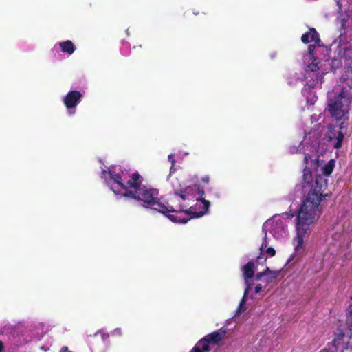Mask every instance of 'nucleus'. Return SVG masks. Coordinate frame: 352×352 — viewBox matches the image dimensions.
<instances>
[{"instance_id": "obj_1", "label": "nucleus", "mask_w": 352, "mask_h": 352, "mask_svg": "<svg viewBox=\"0 0 352 352\" xmlns=\"http://www.w3.org/2000/svg\"><path fill=\"white\" fill-rule=\"evenodd\" d=\"M301 186L304 190H309V192L299 210H302L303 206L306 204L307 207L305 208L304 212L321 214V201L327 197L331 196L330 193L325 192L327 188V179L324 176L318 175L314 180L311 170L305 167L303 170Z\"/></svg>"}, {"instance_id": "obj_2", "label": "nucleus", "mask_w": 352, "mask_h": 352, "mask_svg": "<svg viewBox=\"0 0 352 352\" xmlns=\"http://www.w3.org/2000/svg\"><path fill=\"white\" fill-rule=\"evenodd\" d=\"M122 195L142 202V206L144 208H151L155 206L154 209L162 214L175 212L173 206H166L160 202L159 190L156 188L144 185L138 190H129Z\"/></svg>"}, {"instance_id": "obj_3", "label": "nucleus", "mask_w": 352, "mask_h": 352, "mask_svg": "<svg viewBox=\"0 0 352 352\" xmlns=\"http://www.w3.org/2000/svg\"><path fill=\"white\" fill-rule=\"evenodd\" d=\"M306 204L303 206L302 210H298V214L296 217V236L293 239V244L294 245L295 252L298 253L303 248L304 239L305 234L309 230L311 224L313 223L316 217L320 215V214H316L315 212H304L306 208Z\"/></svg>"}, {"instance_id": "obj_4", "label": "nucleus", "mask_w": 352, "mask_h": 352, "mask_svg": "<svg viewBox=\"0 0 352 352\" xmlns=\"http://www.w3.org/2000/svg\"><path fill=\"white\" fill-rule=\"evenodd\" d=\"M352 98H349L340 91L333 96V94L328 95V103L327 110L336 121L344 120L347 118L349 113L348 104L351 102Z\"/></svg>"}, {"instance_id": "obj_5", "label": "nucleus", "mask_w": 352, "mask_h": 352, "mask_svg": "<svg viewBox=\"0 0 352 352\" xmlns=\"http://www.w3.org/2000/svg\"><path fill=\"white\" fill-rule=\"evenodd\" d=\"M226 331H219L206 335L201 339L192 348L190 352H207L210 350L209 344H218L225 337Z\"/></svg>"}, {"instance_id": "obj_6", "label": "nucleus", "mask_w": 352, "mask_h": 352, "mask_svg": "<svg viewBox=\"0 0 352 352\" xmlns=\"http://www.w3.org/2000/svg\"><path fill=\"white\" fill-rule=\"evenodd\" d=\"M195 192L200 197L197 199L196 208H201L199 211H190V210H183L184 212L191 215L192 218H199L206 214L210 208V203L209 201L206 200L204 197L205 195V191L204 188L199 184H195Z\"/></svg>"}, {"instance_id": "obj_7", "label": "nucleus", "mask_w": 352, "mask_h": 352, "mask_svg": "<svg viewBox=\"0 0 352 352\" xmlns=\"http://www.w3.org/2000/svg\"><path fill=\"white\" fill-rule=\"evenodd\" d=\"M345 127L344 121L341 122L339 125L330 124L328 126L325 138L329 143L333 145L334 148H341L344 137L342 129Z\"/></svg>"}, {"instance_id": "obj_8", "label": "nucleus", "mask_w": 352, "mask_h": 352, "mask_svg": "<svg viewBox=\"0 0 352 352\" xmlns=\"http://www.w3.org/2000/svg\"><path fill=\"white\" fill-rule=\"evenodd\" d=\"M344 73L340 80L345 84L342 88V94H345L349 98H352V68L344 67Z\"/></svg>"}, {"instance_id": "obj_9", "label": "nucleus", "mask_w": 352, "mask_h": 352, "mask_svg": "<svg viewBox=\"0 0 352 352\" xmlns=\"http://www.w3.org/2000/svg\"><path fill=\"white\" fill-rule=\"evenodd\" d=\"M82 94L77 90L69 91L63 98V103L68 110L75 109L80 102Z\"/></svg>"}, {"instance_id": "obj_10", "label": "nucleus", "mask_w": 352, "mask_h": 352, "mask_svg": "<svg viewBox=\"0 0 352 352\" xmlns=\"http://www.w3.org/2000/svg\"><path fill=\"white\" fill-rule=\"evenodd\" d=\"M324 72L321 74H316V76L309 77L306 80V83L302 90V94L306 96L307 102L309 101V91L317 86L318 84L322 83L323 80Z\"/></svg>"}, {"instance_id": "obj_11", "label": "nucleus", "mask_w": 352, "mask_h": 352, "mask_svg": "<svg viewBox=\"0 0 352 352\" xmlns=\"http://www.w3.org/2000/svg\"><path fill=\"white\" fill-rule=\"evenodd\" d=\"M173 188L174 195L179 197L183 200H189L193 197L195 190V185L188 186L185 188H182L179 186H175L173 184Z\"/></svg>"}, {"instance_id": "obj_12", "label": "nucleus", "mask_w": 352, "mask_h": 352, "mask_svg": "<svg viewBox=\"0 0 352 352\" xmlns=\"http://www.w3.org/2000/svg\"><path fill=\"white\" fill-rule=\"evenodd\" d=\"M142 177L138 173H133L131 175V179H128L125 183V188L124 190L125 192L129 190H138V189H140L144 185H142Z\"/></svg>"}, {"instance_id": "obj_13", "label": "nucleus", "mask_w": 352, "mask_h": 352, "mask_svg": "<svg viewBox=\"0 0 352 352\" xmlns=\"http://www.w3.org/2000/svg\"><path fill=\"white\" fill-rule=\"evenodd\" d=\"M193 208L190 207L188 210L192 211ZM175 212H168L166 214H164L171 221L174 223H187L190 219H192L191 216L190 218H185L182 217L179 214L184 213L186 214H188L187 213L184 212L182 210H184V209H179V210H176L173 208Z\"/></svg>"}, {"instance_id": "obj_14", "label": "nucleus", "mask_w": 352, "mask_h": 352, "mask_svg": "<svg viewBox=\"0 0 352 352\" xmlns=\"http://www.w3.org/2000/svg\"><path fill=\"white\" fill-rule=\"evenodd\" d=\"M301 41L303 43L307 44L314 41L316 44L319 45L320 38L319 34L315 28H309V31L303 34L301 36Z\"/></svg>"}, {"instance_id": "obj_15", "label": "nucleus", "mask_w": 352, "mask_h": 352, "mask_svg": "<svg viewBox=\"0 0 352 352\" xmlns=\"http://www.w3.org/2000/svg\"><path fill=\"white\" fill-rule=\"evenodd\" d=\"M103 173H107V171L103 170ZM107 173L109 175L110 179L113 182L114 184H117V186L120 190H124L125 188V179H123L122 177L118 174L113 172L111 170H109Z\"/></svg>"}, {"instance_id": "obj_16", "label": "nucleus", "mask_w": 352, "mask_h": 352, "mask_svg": "<svg viewBox=\"0 0 352 352\" xmlns=\"http://www.w3.org/2000/svg\"><path fill=\"white\" fill-rule=\"evenodd\" d=\"M319 67L317 59L315 58L311 63L309 64L305 69V78L307 79L309 77L316 76V74H320L318 72Z\"/></svg>"}, {"instance_id": "obj_17", "label": "nucleus", "mask_w": 352, "mask_h": 352, "mask_svg": "<svg viewBox=\"0 0 352 352\" xmlns=\"http://www.w3.org/2000/svg\"><path fill=\"white\" fill-rule=\"evenodd\" d=\"M243 279H251L254 276V263L253 261L248 262L242 267Z\"/></svg>"}, {"instance_id": "obj_18", "label": "nucleus", "mask_w": 352, "mask_h": 352, "mask_svg": "<svg viewBox=\"0 0 352 352\" xmlns=\"http://www.w3.org/2000/svg\"><path fill=\"white\" fill-rule=\"evenodd\" d=\"M342 59L344 60V67L352 68V48H345L341 50Z\"/></svg>"}, {"instance_id": "obj_19", "label": "nucleus", "mask_w": 352, "mask_h": 352, "mask_svg": "<svg viewBox=\"0 0 352 352\" xmlns=\"http://www.w3.org/2000/svg\"><path fill=\"white\" fill-rule=\"evenodd\" d=\"M344 64V60L342 59V55L341 50H340L337 57H334L331 59V71L334 72L336 69L340 68Z\"/></svg>"}, {"instance_id": "obj_20", "label": "nucleus", "mask_w": 352, "mask_h": 352, "mask_svg": "<svg viewBox=\"0 0 352 352\" xmlns=\"http://www.w3.org/2000/svg\"><path fill=\"white\" fill-rule=\"evenodd\" d=\"M59 45L63 52L67 53L69 55L72 54L76 49L73 43L70 40L61 42L59 43Z\"/></svg>"}, {"instance_id": "obj_21", "label": "nucleus", "mask_w": 352, "mask_h": 352, "mask_svg": "<svg viewBox=\"0 0 352 352\" xmlns=\"http://www.w3.org/2000/svg\"><path fill=\"white\" fill-rule=\"evenodd\" d=\"M281 270L272 271L270 269V272H267L265 276V281L267 283H272L274 280L276 279L280 274Z\"/></svg>"}, {"instance_id": "obj_22", "label": "nucleus", "mask_w": 352, "mask_h": 352, "mask_svg": "<svg viewBox=\"0 0 352 352\" xmlns=\"http://www.w3.org/2000/svg\"><path fill=\"white\" fill-rule=\"evenodd\" d=\"M334 167H335V161L333 160H331L322 168V173L325 176H329L332 173Z\"/></svg>"}, {"instance_id": "obj_23", "label": "nucleus", "mask_w": 352, "mask_h": 352, "mask_svg": "<svg viewBox=\"0 0 352 352\" xmlns=\"http://www.w3.org/2000/svg\"><path fill=\"white\" fill-rule=\"evenodd\" d=\"M345 336L344 333L340 331L336 334V336L332 341V344L335 347H337L340 344V342L342 340L343 338Z\"/></svg>"}, {"instance_id": "obj_24", "label": "nucleus", "mask_w": 352, "mask_h": 352, "mask_svg": "<svg viewBox=\"0 0 352 352\" xmlns=\"http://www.w3.org/2000/svg\"><path fill=\"white\" fill-rule=\"evenodd\" d=\"M245 284V289L243 293V300H245V298H248V295L249 292L251 290L252 287V284L250 282V279H244Z\"/></svg>"}, {"instance_id": "obj_25", "label": "nucleus", "mask_w": 352, "mask_h": 352, "mask_svg": "<svg viewBox=\"0 0 352 352\" xmlns=\"http://www.w3.org/2000/svg\"><path fill=\"white\" fill-rule=\"evenodd\" d=\"M350 309H351V310L346 316V324L349 327V329L351 331V334L350 336V337H351L352 336V304H351V305H350Z\"/></svg>"}, {"instance_id": "obj_26", "label": "nucleus", "mask_w": 352, "mask_h": 352, "mask_svg": "<svg viewBox=\"0 0 352 352\" xmlns=\"http://www.w3.org/2000/svg\"><path fill=\"white\" fill-rule=\"evenodd\" d=\"M267 272H270V267H266V268L261 272H258L255 275V278L256 280H261L262 278L265 277L267 274Z\"/></svg>"}, {"instance_id": "obj_27", "label": "nucleus", "mask_w": 352, "mask_h": 352, "mask_svg": "<svg viewBox=\"0 0 352 352\" xmlns=\"http://www.w3.org/2000/svg\"><path fill=\"white\" fill-rule=\"evenodd\" d=\"M266 247H267V242H266V241H265L264 242H263V243L261 244V246L260 247L261 252H260L259 255L256 258L257 261H258L260 259L264 258L265 254L263 252V249L265 248Z\"/></svg>"}, {"instance_id": "obj_28", "label": "nucleus", "mask_w": 352, "mask_h": 352, "mask_svg": "<svg viewBox=\"0 0 352 352\" xmlns=\"http://www.w3.org/2000/svg\"><path fill=\"white\" fill-rule=\"evenodd\" d=\"M248 298H245V300H243V296L241 298V300L240 302V304L238 307V311H245L246 310V307L244 305L247 301Z\"/></svg>"}, {"instance_id": "obj_29", "label": "nucleus", "mask_w": 352, "mask_h": 352, "mask_svg": "<svg viewBox=\"0 0 352 352\" xmlns=\"http://www.w3.org/2000/svg\"><path fill=\"white\" fill-rule=\"evenodd\" d=\"M266 254L267 256H269L270 257L274 256L276 254V250L274 248L270 247V248H267Z\"/></svg>"}, {"instance_id": "obj_30", "label": "nucleus", "mask_w": 352, "mask_h": 352, "mask_svg": "<svg viewBox=\"0 0 352 352\" xmlns=\"http://www.w3.org/2000/svg\"><path fill=\"white\" fill-rule=\"evenodd\" d=\"M316 48V46L314 45H309L308 46V53L310 56H314V50Z\"/></svg>"}, {"instance_id": "obj_31", "label": "nucleus", "mask_w": 352, "mask_h": 352, "mask_svg": "<svg viewBox=\"0 0 352 352\" xmlns=\"http://www.w3.org/2000/svg\"><path fill=\"white\" fill-rule=\"evenodd\" d=\"M168 159L171 162V164L175 165L176 162H175V158H174V154L168 155Z\"/></svg>"}, {"instance_id": "obj_32", "label": "nucleus", "mask_w": 352, "mask_h": 352, "mask_svg": "<svg viewBox=\"0 0 352 352\" xmlns=\"http://www.w3.org/2000/svg\"><path fill=\"white\" fill-rule=\"evenodd\" d=\"M201 181L204 184H208L210 182V177L208 175H205L201 177Z\"/></svg>"}, {"instance_id": "obj_33", "label": "nucleus", "mask_w": 352, "mask_h": 352, "mask_svg": "<svg viewBox=\"0 0 352 352\" xmlns=\"http://www.w3.org/2000/svg\"><path fill=\"white\" fill-rule=\"evenodd\" d=\"M261 289H262L261 284H258L256 285V287L254 288V292L256 294H258L261 291Z\"/></svg>"}, {"instance_id": "obj_34", "label": "nucleus", "mask_w": 352, "mask_h": 352, "mask_svg": "<svg viewBox=\"0 0 352 352\" xmlns=\"http://www.w3.org/2000/svg\"><path fill=\"white\" fill-rule=\"evenodd\" d=\"M175 165L171 164V166L170 168L169 176L171 175L172 174H173L176 171V168H175Z\"/></svg>"}, {"instance_id": "obj_35", "label": "nucleus", "mask_w": 352, "mask_h": 352, "mask_svg": "<svg viewBox=\"0 0 352 352\" xmlns=\"http://www.w3.org/2000/svg\"><path fill=\"white\" fill-rule=\"evenodd\" d=\"M309 158V155L308 154H305V157H304V160H305L306 164H308Z\"/></svg>"}, {"instance_id": "obj_36", "label": "nucleus", "mask_w": 352, "mask_h": 352, "mask_svg": "<svg viewBox=\"0 0 352 352\" xmlns=\"http://www.w3.org/2000/svg\"><path fill=\"white\" fill-rule=\"evenodd\" d=\"M61 352H69L68 347L66 346H63L61 349Z\"/></svg>"}, {"instance_id": "obj_37", "label": "nucleus", "mask_w": 352, "mask_h": 352, "mask_svg": "<svg viewBox=\"0 0 352 352\" xmlns=\"http://www.w3.org/2000/svg\"><path fill=\"white\" fill-rule=\"evenodd\" d=\"M320 352H335V351H331L329 349L324 348V349H322Z\"/></svg>"}, {"instance_id": "obj_38", "label": "nucleus", "mask_w": 352, "mask_h": 352, "mask_svg": "<svg viewBox=\"0 0 352 352\" xmlns=\"http://www.w3.org/2000/svg\"><path fill=\"white\" fill-rule=\"evenodd\" d=\"M3 349V344L1 341H0V352H2Z\"/></svg>"}, {"instance_id": "obj_39", "label": "nucleus", "mask_w": 352, "mask_h": 352, "mask_svg": "<svg viewBox=\"0 0 352 352\" xmlns=\"http://www.w3.org/2000/svg\"><path fill=\"white\" fill-rule=\"evenodd\" d=\"M280 225H282V223H280ZM280 229H281V232L285 234V229L283 226H280Z\"/></svg>"}, {"instance_id": "obj_40", "label": "nucleus", "mask_w": 352, "mask_h": 352, "mask_svg": "<svg viewBox=\"0 0 352 352\" xmlns=\"http://www.w3.org/2000/svg\"><path fill=\"white\" fill-rule=\"evenodd\" d=\"M111 190L113 191L114 193L116 194H119L120 193V191L119 190H116V189H114L113 187H111Z\"/></svg>"}, {"instance_id": "obj_41", "label": "nucleus", "mask_w": 352, "mask_h": 352, "mask_svg": "<svg viewBox=\"0 0 352 352\" xmlns=\"http://www.w3.org/2000/svg\"><path fill=\"white\" fill-rule=\"evenodd\" d=\"M214 196L217 197H219V195L217 192H214Z\"/></svg>"}]
</instances>
